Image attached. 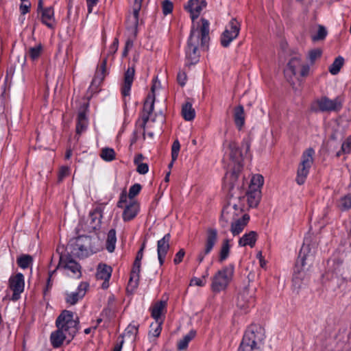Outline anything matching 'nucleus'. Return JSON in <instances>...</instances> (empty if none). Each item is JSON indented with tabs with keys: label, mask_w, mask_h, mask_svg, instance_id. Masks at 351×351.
<instances>
[{
	"label": "nucleus",
	"mask_w": 351,
	"mask_h": 351,
	"mask_svg": "<svg viewBox=\"0 0 351 351\" xmlns=\"http://www.w3.org/2000/svg\"><path fill=\"white\" fill-rule=\"evenodd\" d=\"M202 25L200 29L192 27L190 36L188 40L186 49V57L190 64H195L199 60V53L197 48L201 40L202 47L206 48L207 44L210 40L209 38V23L205 19H202Z\"/></svg>",
	"instance_id": "obj_1"
},
{
	"label": "nucleus",
	"mask_w": 351,
	"mask_h": 351,
	"mask_svg": "<svg viewBox=\"0 0 351 351\" xmlns=\"http://www.w3.org/2000/svg\"><path fill=\"white\" fill-rule=\"evenodd\" d=\"M71 252L75 256L85 258L102 249V242L97 235L80 234L69 241Z\"/></svg>",
	"instance_id": "obj_2"
},
{
	"label": "nucleus",
	"mask_w": 351,
	"mask_h": 351,
	"mask_svg": "<svg viewBox=\"0 0 351 351\" xmlns=\"http://www.w3.org/2000/svg\"><path fill=\"white\" fill-rule=\"evenodd\" d=\"M313 256L314 252H311L309 246L303 245L296 261L292 279L293 289L297 293L308 283V279L304 267L312 263Z\"/></svg>",
	"instance_id": "obj_3"
},
{
	"label": "nucleus",
	"mask_w": 351,
	"mask_h": 351,
	"mask_svg": "<svg viewBox=\"0 0 351 351\" xmlns=\"http://www.w3.org/2000/svg\"><path fill=\"white\" fill-rule=\"evenodd\" d=\"M236 205L226 206L221 212L220 219V224L222 228H227L229 223H230V232L233 236L239 234L244 230L250 219V217L247 215H244L241 218L236 219Z\"/></svg>",
	"instance_id": "obj_4"
},
{
	"label": "nucleus",
	"mask_w": 351,
	"mask_h": 351,
	"mask_svg": "<svg viewBox=\"0 0 351 351\" xmlns=\"http://www.w3.org/2000/svg\"><path fill=\"white\" fill-rule=\"evenodd\" d=\"M234 267L228 265L219 270L212 278L211 289L215 293L225 290L234 276Z\"/></svg>",
	"instance_id": "obj_5"
},
{
	"label": "nucleus",
	"mask_w": 351,
	"mask_h": 351,
	"mask_svg": "<svg viewBox=\"0 0 351 351\" xmlns=\"http://www.w3.org/2000/svg\"><path fill=\"white\" fill-rule=\"evenodd\" d=\"M315 151L313 148L306 149L301 157V162L298 166L296 176V182L299 185H302L305 182L309 170L313 162V156Z\"/></svg>",
	"instance_id": "obj_6"
},
{
	"label": "nucleus",
	"mask_w": 351,
	"mask_h": 351,
	"mask_svg": "<svg viewBox=\"0 0 351 351\" xmlns=\"http://www.w3.org/2000/svg\"><path fill=\"white\" fill-rule=\"evenodd\" d=\"M309 66L303 64L299 57H293L288 62L285 69V75L287 80L290 81L292 77L295 76L298 72H300L301 76H306L309 73Z\"/></svg>",
	"instance_id": "obj_7"
},
{
	"label": "nucleus",
	"mask_w": 351,
	"mask_h": 351,
	"mask_svg": "<svg viewBox=\"0 0 351 351\" xmlns=\"http://www.w3.org/2000/svg\"><path fill=\"white\" fill-rule=\"evenodd\" d=\"M154 86L152 87V94L148 95L146 100L144 102L143 110L141 113V116L139 119L137 121L136 124L143 130V136L145 135V127L146 124L149 119V116L152 113L154 108V101H155V96L154 94Z\"/></svg>",
	"instance_id": "obj_8"
},
{
	"label": "nucleus",
	"mask_w": 351,
	"mask_h": 351,
	"mask_svg": "<svg viewBox=\"0 0 351 351\" xmlns=\"http://www.w3.org/2000/svg\"><path fill=\"white\" fill-rule=\"evenodd\" d=\"M56 325L58 329L51 333L50 339L52 346L54 348H58L63 343L66 337L64 334L66 330V310H63L58 317Z\"/></svg>",
	"instance_id": "obj_9"
},
{
	"label": "nucleus",
	"mask_w": 351,
	"mask_h": 351,
	"mask_svg": "<svg viewBox=\"0 0 351 351\" xmlns=\"http://www.w3.org/2000/svg\"><path fill=\"white\" fill-rule=\"evenodd\" d=\"M240 27V23L236 19H231L221 37V43L223 47L229 46L230 43L238 36Z\"/></svg>",
	"instance_id": "obj_10"
},
{
	"label": "nucleus",
	"mask_w": 351,
	"mask_h": 351,
	"mask_svg": "<svg viewBox=\"0 0 351 351\" xmlns=\"http://www.w3.org/2000/svg\"><path fill=\"white\" fill-rule=\"evenodd\" d=\"M343 101V98L341 96H337L334 99H330L324 96L318 99L316 104L319 110L322 112H337L341 109Z\"/></svg>",
	"instance_id": "obj_11"
},
{
	"label": "nucleus",
	"mask_w": 351,
	"mask_h": 351,
	"mask_svg": "<svg viewBox=\"0 0 351 351\" xmlns=\"http://www.w3.org/2000/svg\"><path fill=\"white\" fill-rule=\"evenodd\" d=\"M217 239L218 234L217 230L208 228L206 231L204 247L197 256V261L199 263H201L204 261L205 256L212 251L213 247L217 242Z\"/></svg>",
	"instance_id": "obj_12"
},
{
	"label": "nucleus",
	"mask_w": 351,
	"mask_h": 351,
	"mask_svg": "<svg viewBox=\"0 0 351 351\" xmlns=\"http://www.w3.org/2000/svg\"><path fill=\"white\" fill-rule=\"evenodd\" d=\"M52 259H58V264L56 268L49 274V278L47 282V287L44 290V294L47 293L48 289L51 287V279L53 274L57 269H65L66 268V248L64 245H58L56 250V253L53 255Z\"/></svg>",
	"instance_id": "obj_13"
},
{
	"label": "nucleus",
	"mask_w": 351,
	"mask_h": 351,
	"mask_svg": "<svg viewBox=\"0 0 351 351\" xmlns=\"http://www.w3.org/2000/svg\"><path fill=\"white\" fill-rule=\"evenodd\" d=\"M255 289L249 286L245 287L239 294L237 306L241 309H246L254 306Z\"/></svg>",
	"instance_id": "obj_14"
},
{
	"label": "nucleus",
	"mask_w": 351,
	"mask_h": 351,
	"mask_svg": "<svg viewBox=\"0 0 351 351\" xmlns=\"http://www.w3.org/2000/svg\"><path fill=\"white\" fill-rule=\"evenodd\" d=\"M24 276L22 274L19 273L15 276H11L9 280V286L13 291L12 296V300H17L20 298L21 293L24 290Z\"/></svg>",
	"instance_id": "obj_15"
},
{
	"label": "nucleus",
	"mask_w": 351,
	"mask_h": 351,
	"mask_svg": "<svg viewBox=\"0 0 351 351\" xmlns=\"http://www.w3.org/2000/svg\"><path fill=\"white\" fill-rule=\"evenodd\" d=\"M238 351H261L254 331L248 330L245 333Z\"/></svg>",
	"instance_id": "obj_16"
},
{
	"label": "nucleus",
	"mask_w": 351,
	"mask_h": 351,
	"mask_svg": "<svg viewBox=\"0 0 351 351\" xmlns=\"http://www.w3.org/2000/svg\"><path fill=\"white\" fill-rule=\"evenodd\" d=\"M80 328L79 317L73 313L67 311V343L73 339Z\"/></svg>",
	"instance_id": "obj_17"
},
{
	"label": "nucleus",
	"mask_w": 351,
	"mask_h": 351,
	"mask_svg": "<svg viewBox=\"0 0 351 351\" xmlns=\"http://www.w3.org/2000/svg\"><path fill=\"white\" fill-rule=\"evenodd\" d=\"M170 239L171 234L169 233H167L157 242L158 258L160 265H162L164 264L166 255L169 250Z\"/></svg>",
	"instance_id": "obj_18"
},
{
	"label": "nucleus",
	"mask_w": 351,
	"mask_h": 351,
	"mask_svg": "<svg viewBox=\"0 0 351 351\" xmlns=\"http://www.w3.org/2000/svg\"><path fill=\"white\" fill-rule=\"evenodd\" d=\"M102 208L101 206H97L89 213L88 221L90 225L84 229V231L90 232L95 230L101 223V218L102 217Z\"/></svg>",
	"instance_id": "obj_19"
},
{
	"label": "nucleus",
	"mask_w": 351,
	"mask_h": 351,
	"mask_svg": "<svg viewBox=\"0 0 351 351\" xmlns=\"http://www.w3.org/2000/svg\"><path fill=\"white\" fill-rule=\"evenodd\" d=\"M206 3L203 0H189L186 9L191 13L193 21L200 14L202 10L206 7Z\"/></svg>",
	"instance_id": "obj_20"
},
{
	"label": "nucleus",
	"mask_w": 351,
	"mask_h": 351,
	"mask_svg": "<svg viewBox=\"0 0 351 351\" xmlns=\"http://www.w3.org/2000/svg\"><path fill=\"white\" fill-rule=\"evenodd\" d=\"M135 70L134 67H129L124 75V82L121 88V93L123 97L130 95L131 86L134 80Z\"/></svg>",
	"instance_id": "obj_21"
},
{
	"label": "nucleus",
	"mask_w": 351,
	"mask_h": 351,
	"mask_svg": "<svg viewBox=\"0 0 351 351\" xmlns=\"http://www.w3.org/2000/svg\"><path fill=\"white\" fill-rule=\"evenodd\" d=\"M87 288L88 284L86 282H80L77 290L71 292L67 296V303H70L71 304L77 303L79 300L82 299L85 295Z\"/></svg>",
	"instance_id": "obj_22"
},
{
	"label": "nucleus",
	"mask_w": 351,
	"mask_h": 351,
	"mask_svg": "<svg viewBox=\"0 0 351 351\" xmlns=\"http://www.w3.org/2000/svg\"><path fill=\"white\" fill-rule=\"evenodd\" d=\"M138 209L139 206L136 202L132 201L130 202L129 204L125 206V208L123 210V219L125 221L132 220L136 216L138 212Z\"/></svg>",
	"instance_id": "obj_23"
},
{
	"label": "nucleus",
	"mask_w": 351,
	"mask_h": 351,
	"mask_svg": "<svg viewBox=\"0 0 351 351\" xmlns=\"http://www.w3.org/2000/svg\"><path fill=\"white\" fill-rule=\"evenodd\" d=\"M67 271L71 273L70 274L67 272V277L69 278V280L80 279L82 276L81 267L73 260L67 259Z\"/></svg>",
	"instance_id": "obj_24"
},
{
	"label": "nucleus",
	"mask_w": 351,
	"mask_h": 351,
	"mask_svg": "<svg viewBox=\"0 0 351 351\" xmlns=\"http://www.w3.org/2000/svg\"><path fill=\"white\" fill-rule=\"evenodd\" d=\"M257 239V233L254 231H250L243 235L239 240V245L245 247L247 245L253 247L255 245Z\"/></svg>",
	"instance_id": "obj_25"
},
{
	"label": "nucleus",
	"mask_w": 351,
	"mask_h": 351,
	"mask_svg": "<svg viewBox=\"0 0 351 351\" xmlns=\"http://www.w3.org/2000/svg\"><path fill=\"white\" fill-rule=\"evenodd\" d=\"M167 306L166 301H158L156 302L152 308V316L156 321H162L161 317L164 314Z\"/></svg>",
	"instance_id": "obj_26"
},
{
	"label": "nucleus",
	"mask_w": 351,
	"mask_h": 351,
	"mask_svg": "<svg viewBox=\"0 0 351 351\" xmlns=\"http://www.w3.org/2000/svg\"><path fill=\"white\" fill-rule=\"evenodd\" d=\"M54 13L51 8H47L43 10L41 12L42 22L49 28H53L55 25V20L53 17Z\"/></svg>",
	"instance_id": "obj_27"
},
{
	"label": "nucleus",
	"mask_w": 351,
	"mask_h": 351,
	"mask_svg": "<svg viewBox=\"0 0 351 351\" xmlns=\"http://www.w3.org/2000/svg\"><path fill=\"white\" fill-rule=\"evenodd\" d=\"M112 269L110 266L106 264H99L97 267L96 277L97 279L108 281L110 278Z\"/></svg>",
	"instance_id": "obj_28"
},
{
	"label": "nucleus",
	"mask_w": 351,
	"mask_h": 351,
	"mask_svg": "<svg viewBox=\"0 0 351 351\" xmlns=\"http://www.w3.org/2000/svg\"><path fill=\"white\" fill-rule=\"evenodd\" d=\"M234 121L236 126L241 130L245 123L244 108L243 106H238L234 110Z\"/></svg>",
	"instance_id": "obj_29"
},
{
	"label": "nucleus",
	"mask_w": 351,
	"mask_h": 351,
	"mask_svg": "<svg viewBox=\"0 0 351 351\" xmlns=\"http://www.w3.org/2000/svg\"><path fill=\"white\" fill-rule=\"evenodd\" d=\"M261 190L258 189H250L247 193V202L250 207H256L258 206L261 199Z\"/></svg>",
	"instance_id": "obj_30"
},
{
	"label": "nucleus",
	"mask_w": 351,
	"mask_h": 351,
	"mask_svg": "<svg viewBox=\"0 0 351 351\" xmlns=\"http://www.w3.org/2000/svg\"><path fill=\"white\" fill-rule=\"evenodd\" d=\"M141 271V263L134 262L133 267L131 271L129 285L132 287H136L139 280V274Z\"/></svg>",
	"instance_id": "obj_31"
},
{
	"label": "nucleus",
	"mask_w": 351,
	"mask_h": 351,
	"mask_svg": "<svg viewBox=\"0 0 351 351\" xmlns=\"http://www.w3.org/2000/svg\"><path fill=\"white\" fill-rule=\"evenodd\" d=\"M138 324L135 322H132L128 325V326L125 330L124 333L122 335V339L124 338H128L132 341H134L136 339V336L138 333Z\"/></svg>",
	"instance_id": "obj_32"
},
{
	"label": "nucleus",
	"mask_w": 351,
	"mask_h": 351,
	"mask_svg": "<svg viewBox=\"0 0 351 351\" xmlns=\"http://www.w3.org/2000/svg\"><path fill=\"white\" fill-rule=\"evenodd\" d=\"M88 121L84 110L79 112L77 118L76 132L80 134L87 127Z\"/></svg>",
	"instance_id": "obj_33"
},
{
	"label": "nucleus",
	"mask_w": 351,
	"mask_h": 351,
	"mask_svg": "<svg viewBox=\"0 0 351 351\" xmlns=\"http://www.w3.org/2000/svg\"><path fill=\"white\" fill-rule=\"evenodd\" d=\"M116 242H117L116 231L114 229H111L108 232L106 242V250L109 252H114V250L115 249Z\"/></svg>",
	"instance_id": "obj_34"
},
{
	"label": "nucleus",
	"mask_w": 351,
	"mask_h": 351,
	"mask_svg": "<svg viewBox=\"0 0 351 351\" xmlns=\"http://www.w3.org/2000/svg\"><path fill=\"white\" fill-rule=\"evenodd\" d=\"M228 147L231 159L236 162H239L242 158V154L238 145L234 142H230Z\"/></svg>",
	"instance_id": "obj_35"
},
{
	"label": "nucleus",
	"mask_w": 351,
	"mask_h": 351,
	"mask_svg": "<svg viewBox=\"0 0 351 351\" xmlns=\"http://www.w3.org/2000/svg\"><path fill=\"white\" fill-rule=\"evenodd\" d=\"M182 114L186 121H191L195 118V112L190 102H186L182 106Z\"/></svg>",
	"instance_id": "obj_36"
},
{
	"label": "nucleus",
	"mask_w": 351,
	"mask_h": 351,
	"mask_svg": "<svg viewBox=\"0 0 351 351\" xmlns=\"http://www.w3.org/2000/svg\"><path fill=\"white\" fill-rule=\"evenodd\" d=\"M230 240L228 239H226L223 241L220 252H219V260L220 262H223L226 259L228 258L229 254H230Z\"/></svg>",
	"instance_id": "obj_37"
},
{
	"label": "nucleus",
	"mask_w": 351,
	"mask_h": 351,
	"mask_svg": "<svg viewBox=\"0 0 351 351\" xmlns=\"http://www.w3.org/2000/svg\"><path fill=\"white\" fill-rule=\"evenodd\" d=\"M344 63V59L341 56L336 58L332 64L329 66V71L332 75H337L340 71Z\"/></svg>",
	"instance_id": "obj_38"
},
{
	"label": "nucleus",
	"mask_w": 351,
	"mask_h": 351,
	"mask_svg": "<svg viewBox=\"0 0 351 351\" xmlns=\"http://www.w3.org/2000/svg\"><path fill=\"white\" fill-rule=\"evenodd\" d=\"M195 336V332L193 330L190 331L178 343V349L179 350H184L188 347V344Z\"/></svg>",
	"instance_id": "obj_39"
},
{
	"label": "nucleus",
	"mask_w": 351,
	"mask_h": 351,
	"mask_svg": "<svg viewBox=\"0 0 351 351\" xmlns=\"http://www.w3.org/2000/svg\"><path fill=\"white\" fill-rule=\"evenodd\" d=\"M328 32L324 26L322 25H317V31L316 34L311 35V39L314 42L324 40L327 36Z\"/></svg>",
	"instance_id": "obj_40"
},
{
	"label": "nucleus",
	"mask_w": 351,
	"mask_h": 351,
	"mask_svg": "<svg viewBox=\"0 0 351 351\" xmlns=\"http://www.w3.org/2000/svg\"><path fill=\"white\" fill-rule=\"evenodd\" d=\"M33 262L32 256L28 254H23L18 258L17 263L22 269H26L29 267Z\"/></svg>",
	"instance_id": "obj_41"
},
{
	"label": "nucleus",
	"mask_w": 351,
	"mask_h": 351,
	"mask_svg": "<svg viewBox=\"0 0 351 351\" xmlns=\"http://www.w3.org/2000/svg\"><path fill=\"white\" fill-rule=\"evenodd\" d=\"M101 158L106 161H112L115 158V152L112 148H103L100 153Z\"/></svg>",
	"instance_id": "obj_42"
},
{
	"label": "nucleus",
	"mask_w": 351,
	"mask_h": 351,
	"mask_svg": "<svg viewBox=\"0 0 351 351\" xmlns=\"http://www.w3.org/2000/svg\"><path fill=\"white\" fill-rule=\"evenodd\" d=\"M339 207L341 210H347L351 208V194H347L342 197L339 202Z\"/></svg>",
	"instance_id": "obj_43"
},
{
	"label": "nucleus",
	"mask_w": 351,
	"mask_h": 351,
	"mask_svg": "<svg viewBox=\"0 0 351 351\" xmlns=\"http://www.w3.org/2000/svg\"><path fill=\"white\" fill-rule=\"evenodd\" d=\"M264 183V178L260 174H256L253 176V177L251 179V184L250 186V189H258L260 190V189L262 187Z\"/></svg>",
	"instance_id": "obj_44"
},
{
	"label": "nucleus",
	"mask_w": 351,
	"mask_h": 351,
	"mask_svg": "<svg viewBox=\"0 0 351 351\" xmlns=\"http://www.w3.org/2000/svg\"><path fill=\"white\" fill-rule=\"evenodd\" d=\"M351 152V136H349L342 144L341 149L337 152L336 156L339 157L342 154H348Z\"/></svg>",
	"instance_id": "obj_45"
},
{
	"label": "nucleus",
	"mask_w": 351,
	"mask_h": 351,
	"mask_svg": "<svg viewBox=\"0 0 351 351\" xmlns=\"http://www.w3.org/2000/svg\"><path fill=\"white\" fill-rule=\"evenodd\" d=\"M322 54V49L319 48L311 49L308 51V58L311 64H313L317 59H319Z\"/></svg>",
	"instance_id": "obj_46"
},
{
	"label": "nucleus",
	"mask_w": 351,
	"mask_h": 351,
	"mask_svg": "<svg viewBox=\"0 0 351 351\" xmlns=\"http://www.w3.org/2000/svg\"><path fill=\"white\" fill-rule=\"evenodd\" d=\"M162 321H158V322H156V323L155 324H152L151 326H150V331H149V335H152L153 337H157L160 335V332H161V330H162V328H161V324H162Z\"/></svg>",
	"instance_id": "obj_47"
},
{
	"label": "nucleus",
	"mask_w": 351,
	"mask_h": 351,
	"mask_svg": "<svg viewBox=\"0 0 351 351\" xmlns=\"http://www.w3.org/2000/svg\"><path fill=\"white\" fill-rule=\"evenodd\" d=\"M42 50V45H38L36 47H31L29 49V55L32 60L38 58Z\"/></svg>",
	"instance_id": "obj_48"
},
{
	"label": "nucleus",
	"mask_w": 351,
	"mask_h": 351,
	"mask_svg": "<svg viewBox=\"0 0 351 351\" xmlns=\"http://www.w3.org/2000/svg\"><path fill=\"white\" fill-rule=\"evenodd\" d=\"M173 5L170 0H164L162 3V12L165 15L170 14L173 10Z\"/></svg>",
	"instance_id": "obj_49"
},
{
	"label": "nucleus",
	"mask_w": 351,
	"mask_h": 351,
	"mask_svg": "<svg viewBox=\"0 0 351 351\" xmlns=\"http://www.w3.org/2000/svg\"><path fill=\"white\" fill-rule=\"evenodd\" d=\"M141 190V185L140 184H134L130 188L128 197L131 199H133L140 193Z\"/></svg>",
	"instance_id": "obj_50"
},
{
	"label": "nucleus",
	"mask_w": 351,
	"mask_h": 351,
	"mask_svg": "<svg viewBox=\"0 0 351 351\" xmlns=\"http://www.w3.org/2000/svg\"><path fill=\"white\" fill-rule=\"evenodd\" d=\"M106 59H104L101 64L100 66V68L99 70L97 71L95 74V78H99V80H103L105 76V72H106Z\"/></svg>",
	"instance_id": "obj_51"
},
{
	"label": "nucleus",
	"mask_w": 351,
	"mask_h": 351,
	"mask_svg": "<svg viewBox=\"0 0 351 351\" xmlns=\"http://www.w3.org/2000/svg\"><path fill=\"white\" fill-rule=\"evenodd\" d=\"M180 149V143L178 140H176L173 142L171 147V158H173V162H174L177 159Z\"/></svg>",
	"instance_id": "obj_52"
},
{
	"label": "nucleus",
	"mask_w": 351,
	"mask_h": 351,
	"mask_svg": "<svg viewBox=\"0 0 351 351\" xmlns=\"http://www.w3.org/2000/svg\"><path fill=\"white\" fill-rule=\"evenodd\" d=\"M184 255L185 251L184 250V249H180L175 255V257L173 258L174 264L178 265L179 263H180L182 261Z\"/></svg>",
	"instance_id": "obj_53"
},
{
	"label": "nucleus",
	"mask_w": 351,
	"mask_h": 351,
	"mask_svg": "<svg viewBox=\"0 0 351 351\" xmlns=\"http://www.w3.org/2000/svg\"><path fill=\"white\" fill-rule=\"evenodd\" d=\"M142 1L143 0H134L133 14L136 19L138 18V12L141 8Z\"/></svg>",
	"instance_id": "obj_54"
},
{
	"label": "nucleus",
	"mask_w": 351,
	"mask_h": 351,
	"mask_svg": "<svg viewBox=\"0 0 351 351\" xmlns=\"http://www.w3.org/2000/svg\"><path fill=\"white\" fill-rule=\"evenodd\" d=\"M136 166H137L136 171L140 174H145L146 173L148 172L149 167L147 163L142 162V163L137 165Z\"/></svg>",
	"instance_id": "obj_55"
},
{
	"label": "nucleus",
	"mask_w": 351,
	"mask_h": 351,
	"mask_svg": "<svg viewBox=\"0 0 351 351\" xmlns=\"http://www.w3.org/2000/svg\"><path fill=\"white\" fill-rule=\"evenodd\" d=\"M119 47V40L118 38H114V41L112 42V45L110 47L108 55H113L115 53L118 49Z\"/></svg>",
	"instance_id": "obj_56"
},
{
	"label": "nucleus",
	"mask_w": 351,
	"mask_h": 351,
	"mask_svg": "<svg viewBox=\"0 0 351 351\" xmlns=\"http://www.w3.org/2000/svg\"><path fill=\"white\" fill-rule=\"evenodd\" d=\"M177 80L178 83L182 86H184L186 82V75L184 72H180L178 74Z\"/></svg>",
	"instance_id": "obj_57"
},
{
	"label": "nucleus",
	"mask_w": 351,
	"mask_h": 351,
	"mask_svg": "<svg viewBox=\"0 0 351 351\" xmlns=\"http://www.w3.org/2000/svg\"><path fill=\"white\" fill-rule=\"evenodd\" d=\"M133 46V42L131 40H128L125 43V46L124 48V50L123 51V56L125 57L128 55V51L130 49H131Z\"/></svg>",
	"instance_id": "obj_58"
},
{
	"label": "nucleus",
	"mask_w": 351,
	"mask_h": 351,
	"mask_svg": "<svg viewBox=\"0 0 351 351\" xmlns=\"http://www.w3.org/2000/svg\"><path fill=\"white\" fill-rule=\"evenodd\" d=\"M128 196L125 193H122L120 196L119 201L117 203V206L119 208H123L124 204L127 202Z\"/></svg>",
	"instance_id": "obj_59"
},
{
	"label": "nucleus",
	"mask_w": 351,
	"mask_h": 351,
	"mask_svg": "<svg viewBox=\"0 0 351 351\" xmlns=\"http://www.w3.org/2000/svg\"><path fill=\"white\" fill-rule=\"evenodd\" d=\"M98 1L99 0H86L88 13L92 12L93 8L97 5Z\"/></svg>",
	"instance_id": "obj_60"
},
{
	"label": "nucleus",
	"mask_w": 351,
	"mask_h": 351,
	"mask_svg": "<svg viewBox=\"0 0 351 351\" xmlns=\"http://www.w3.org/2000/svg\"><path fill=\"white\" fill-rule=\"evenodd\" d=\"M65 175H66V168L64 167H62L60 168L59 175H58V182H62L64 180Z\"/></svg>",
	"instance_id": "obj_61"
},
{
	"label": "nucleus",
	"mask_w": 351,
	"mask_h": 351,
	"mask_svg": "<svg viewBox=\"0 0 351 351\" xmlns=\"http://www.w3.org/2000/svg\"><path fill=\"white\" fill-rule=\"evenodd\" d=\"M144 159V156L141 154H137L134 160V162L136 165L142 163L143 160Z\"/></svg>",
	"instance_id": "obj_62"
},
{
	"label": "nucleus",
	"mask_w": 351,
	"mask_h": 351,
	"mask_svg": "<svg viewBox=\"0 0 351 351\" xmlns=\"http://www.w3.org/2000/svg\"><path fill=\"white\" fill-rule=\"evenodd\" d=\"M30 5L21 4L20 6V10L22 14H25L29 12Z\"/></svg>",
	"instance_id": "obj_63"
},
{
	"label": "nucleus",
	"mask_w": 351,
	"mask_h": 351,
	"mask_svg": "<svg viewBox=\"0 0 351 351\" xmlns=\"http://www.w3.org/2000/svg\"><path fill=\"white\" fill-rule=\"evenodd\" d=\"M191 285H195L197 286H204V282L202 280H200L199 278H193L191 281Z\"/></svg>",
	"instance_id": "obj_64"
}]
</instances>
